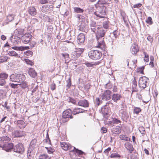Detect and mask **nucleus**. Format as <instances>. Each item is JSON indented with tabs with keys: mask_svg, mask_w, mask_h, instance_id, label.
<instances>
[{
	"mask_svg": "<svg viewBox=\"0 0 159 159\" xmlns=\"http://www.w3.org/2000/svg\"><path fill=\"white\" fill-rule=\"evenodd\" d=\"M107 31L106 30H104L102 28L98 27L97 30L95 33L98 43V45L97 47L100 48L102 50V51H105L106 49L105 44L103 38L104 36Z\"/></svg>",
	"mask_w": 159,
	"mask_h": 159,
	"instance_id": "obj_1",
	"label": "nucleus"
},
{
	"mask_svg": "<svg viewBox=\"0 0 159 159\" xmlns=\"http://www.w3.org/2000/svg\"><path fill=\"white\" fill-rule=\"evenodd\" d=\"M106 7L104 5L99 6L97 11L94 12V14L97 16V19L102 18L105 17Z\"/></svg>",
	"mask_w": 159,
	"mask_h": 159,
	"instance_id": "obj_2",
	"label": "nucleus"
},
{
	"mask_svg": "<svg viewBox=\"0 0 159 159\" xmlns=\"http://www.w3.org/2000/svg\"><path fill=\"white\" fill-rule=\"evenodd\" d=\"M88 56L92 59L96 60L101 58L102 53L100 51L97 50H91L89 52Z\"/></svg>",
	"mask_w": 159,
	"mask_h": 159,
	"instance_id": "obj_3",
	"label": "nucleus"
},
{
	"mask_svg": "<svg viewBox=\"0 0 159 159\" xmlns=\"http://www.w3.org/2000/svg\"><path fill=\"white\" fill-rule=\"evenodd\" d=\"M72 114V111L69 109L64 111L63 112L62 118L61 120V122L64 123L68 121L70 118L72 119L73 118Z\"/></svg>",
	"mask_w": 159,
	"mask_h": 159,
	"instance_id": "obj_4",
	"label": "nucleus"
},
{
	"mask_svg": "<svg viewBox=\"0 0 159 159\" xmlns=\"http://www.w3.org/2000/svg\"><path fill=\"white\" fill-rule=\"evenodd\" d=\"M8 75L5 73H0V86H4V88L5 89L4 91L5 92L9 90V86L5 85L6 80L7 78Z\"/></svg>",
	"mask_w": 159,
	"mask_h": 159,
	"instance_id": "obj_5",
	"label": "nucleus"
},
{
	"mask_svg": "<svg viewBox=\"0 0 159 159\" xmlns=\"http://www.w3.org/2000/svg\"><path fill=\"white\" fill-rule=\"evenodd\" d=\"M148 78L145 76L141 77L139 81V85L140 88L143 89H144L148 84Z\"/></svg>",
	"mask_w": 159,
	"mask_h": 159,
	"instance_id": "obj_6",
	"label": "nucleus"
},
{
	"mask_svg": "<svg viewBox=\"0 0 159 159\" xmlns=\"http://www.w3.org/2000/svg\"><path fill=\"white\" fill-rule=\"evenodd\" d=\"M84 50V49L83 48H76L75 50L71 54V57L75 59H77L80 57Z\"/></svg>",
	"mask_w": 159,
	"mask_h": 159,
	"instance_id": "obj_7",
	"label": "nucleus"
},
{
	"mask_svg": "<svg viewBox=\"0 0 159 159\" xmlns=\"http://www.w3.org/2000/svg\"><path fill=\"white\" fill-rule=\"evenodd\" d=\"M14 152L19 154H22L24 151V148L20 143H18L15 146H13V149Z\"/></svg>",
	"mask_w": 159,
	"mask_h": 159,
	"instance_id": "obj_8",
	"label": "nucleus"
},
{
	"mask_svg": "<svg viewBox=\"0 0 159 159\" xmlns=\"http://www.w3.org/2000/svg\"><path fill=\"white\" fill-rule=\"evenodd\" d=\"M32 39V36L30 33H26L21 37V41L25 44L29 43Z\"/></svg>",
	"mask_w": 159,
	"mask_h": 159,
	"instance_id": "obj_9",
	"label": "nucleus"
},
{
	"mask_svg": "<svg viewBox=\"0 0 159 159\" xmlns=\"http://www.w3.org/2000/svg\"><path fill=\"white\" fill-rule=\"evenodd\" d=\"M111 92L109 90H107L104 91L102 94L101 98L102 100H108L111 99Z\"/></svg>",
	"mask_w": 159,
	"mask_h": 159,
	"instance_id": "obj_10",
	"label": "nucleus"
},
{
	"mask_svg": "<svg viewBox=\"0 0 159 159\" xmlns=\"http://www.w3.org/2000/svg\"><path fill=\"white\" fill-rule=\"evenodd\" d=\"M10 40L11 43L14 44H18L20 43L21 39L20 37L13 35L11 37Z\"/></svg>",
	"mask_w": 159,
	"mask_h": 159,
	"instance_id": "obj_11",
	"label": "nucleus"
},
{
	"mask_svg": "<svg viewBox=\"0 0 159 159\" xmlns=\"http://www.w3.org/2000/svg\"><path fill=\"white\" fill-rule=\"evenodd\" d=\"M13 144L12 143H6L2 146V149L6 152H10L13 149Z\"/></svg>",
	"mask_w": 159,
	"mask_h": 159,
	"instance_id": "obj_12",
	"label": "nucleus"
},
{
	"mask_svg": "<svg viewBox=\"0 0 159 159\" xmlns=\"http://www.w3.org/2000/svg\"><path fill=\"white\" fill-rule=\"evenodd\" d=\"M89 26L91 31L94 33H95L97 30V27H99L95 21L92 20L89 23Z\"/></svg>",
	"mask_w": 159,
	"mask_h": 159,
	"instance_id": "obj_13",
	"label": "nucleus"
},
{
	"mask_svg": "<svg viewBox=\"0 0 159 159\" xmlns=\"http://www.w3.org/2000/svg\"><path fill=\"white\" fill-rule=\"evenodd\" d=\"M16 124H17V126L20 129H24L27 125V124L25 123V121L23 120H18L14 122Z\"/></svg>",
	"mask_w": 159,
	"mask_h": 159,
	"instance_id": "obj_14",
	"label": "nucleus"
},
{
	"mask_svg": "<svg viewBox=\"0 0 159 159\" xmlns=\"http://www.w3.org/2000/svg\"><path fill=\"white\" fill-rule=\"evenodd\" d=\"M85 39V35L84 34L81 33L78 36L77 39V42L78 44L84 43Z\"/></svg>",
	"mask_w": 159,
	"mask_h": 159,
	"instance_id": "obj_15",
	"label": "nucleus"
},
{
	"mask_svg": "<svg viewBox=\"0 0 159 159\" xmlns=\"http://www.w3.org/2000/svg\"><path fill=\"white\" fill-rule=\"evenodd\" d=\"M120 116L122 120L124 121H126L129 117L127 113L124 110H121L120 111Z\"/></svg>",
	"mask_w": 159,
	"mask_h": 159,
	"instance_id": "obj_16",
	"label": "nucleus"
},
{
	"mask_svg": "<svg viewBox=\"0 0 159 159\" xmlns=\"http://www.w3.org/2000/svg\"><path fill=\"white\" fill-rule=\"evenodd\" d=\"M89 103L87 100L83 99L80 100L78 102L77 105L84 107H88L89 106Z\"/></svg>",
	"mask_w": 159,
	"mask_h": 159,
	"instance_id": "obj_17",
	"label": "nucleus"
},
{
	"mask_svg": "<svg viewBox=\"0 0 159 159\" xmlns=\"http://www.w3.org/2000/svg\"><path fill=\"white\" fill-rule=\"evenodd\" d=\"M122 98L121 94L118 93H114L112 95V99L115 102H117Z\"/></svg>",
	"mask_w": 159,
	"mask_h": 159,
	"instance_id": "obj_18",
	"label": "nucleus"
},
{
	"mask_svg": "<svg viewBox=\"0 0 159 159\" xmlns=\"http://www.w3.org/2000/svg\"><path fill=\"white\" fill-rule=\"evenodd\" d=\"M101 112L103 116L106 118L109 116L108 109L106 106L103 107L101 108Z\"/></svg>",
	"mask_w": 159,
	"mask_h": 159,
	"instance_id": "obj_19",
	"label": "nucleus"
},
{
	"mask_svg": "<svg viewBox=\"0 0 159 159\" xmlns=\"http://www.w3.org/2000/svg\"><path fill=\"white\" fill-rule=\"evenodd\" d=\"M14 134L16 137H21L24 136L25 133L24 131L17 130L14 131Z\"/></svg>",
	"mask_w": 159,
	"mask_h": 159,
	"instance_id": "obj_20",
	"label": "nucleus"
},
{
	"mask_svg": "<svg viewBox=\"0 0 159 159\" xmlns=\"http://www.w3.org/2000/svg\"><path fill=\"white\" fill-rule=\"evenodd\" d=\"M28 13L32 16H34L37 13V11L34 6L30 7L28 8Z\"/></svg>",
	"mask_w": 159,
	"mask_h": 159,
	"instance_id": "obj_21",
	"label": "nucleus"
},
{
	"mask_svg": "<svg viewBox=\"0 0 159 159\" xmlns=\"http://www.w3.org/2000/svg\"><path fill=\"white\" fill-rule=\"evenodd\" d=\"M139 50L138 45L136 44H133L131 46L130 51L132 54H136L139 51Z\"/></svg>",
	"mask_w": 159,
	"mask_h": 159,
	"instance_id": "obj_22",
	"label": "nucleus"
},
{
	"mask_svg": "<svg viewBox=\"0 0 159 159\" xmlns=\"http://www.w3.org/2000/svg\"><path fill=\"white\" fill-rule=\"evenodd\" d=\"M87 26L84 22H82L79 26V30L82 31L86 32L88 31Z\"/></svg>",
	"mask_w": 159,
	"mask_h": 159,
	"instance_id": "obj_23",
	"label": "nucleus"
},
{
	"mask_svg": "<svg viewBox=\"0 0 159 159\" xmlns=\"http://www.w3.org/2000/svg\"><path fill=\"white\" fill-rule=\"evenodd\" d=\"M60 144L62 149L65 151H67L69 149L70 150L72 148L70 145H69L64 142L61 143Z\"/></svg>",
	"mask_w": 159,
	"mask_h": 159,
	"instance_id": "obj_24",
	"label": "nucleus"
},
{
	"mask_svg": "<svg viewBox=\"0 0 159 159\" xmlns=\"http://www.w3.org/2000/svg\"><path fill=\"white\" fill-rule=\"evenodd\" d=\"M137 82L135 80V77L132 82V92H137L138 91V89L137 88Z\"/></svg>",
	"mask_w": 159,
	"mask_h": 159,
	"instance_id": "obj_25",
	"label": "nucleus"
},
{
	"mask_svg": "<svg viewBox=\"0 0 159 159\" xmlns=\"http://www.w3.org/2000/svg\"><path fill=\"white\" fill-rule=\"evenodd\" d=\"M85 111V110L80 108H75L72 111V112L74 115H75L80 113L84 112Z\"/></svg>",
	"mask_w": 159,
	"mask_h": 159,
	"instance_id": "obj_26",
	"label": "nucleus"
},
{
	"mask_svg": "<svg viewBox=\"0 0 159 159\" xmlns=\"http://www.w3.org/2000/svg\"><path fill=\"white\" fill-rule=\"evenodd\" d=\"M110 1L109 0H98L97 4L98 5H107L109 6L110 4Z\"/></svg>",
	"mask_w": 159,
	"mask_h": 159,
	"instance_id": "obj_27",
	"label": "nucleus"
},
{
	"mask_svg": "<svg viewBox=\"0 0 159 159\" xmlns=\"http://www.w3.org/2000/svg\"><path fill=\"white\" fill-rule=\"evenodd\" d=\"M125 148L131 152L133 150V148L132 144L129 142H126L125 145Z\"/></svg>",
	"mask_w": 159,
	"mask_h": 159,
	"instance_id": "obj_28",
	"label": "nucleus"
},
{
	"mask_svg": "<svg viewBox=\"0 0 159 159\" xmlns=\"http://www.w3.org/2000/svg\"><path fill=\"white\" fill-rule=\"evenodd\" d=\"M15 15L14 14H9L7 16V20L5 21L4 24L6 25L8 23V22H11L14 19Z\"/></svg>",
	"mask_w": 159,
	"mask_h": 159,
	"instance_id": "obj_29",
	"label": "nucleus"
},
{
	"mask_svg": "<svg viewBox=\"0 0 159 159\" xmlns=\"http://www.w3.org/2000/svg\"><path fill=\"white\" fill-rule=\"evenodd\" d=\"M30 75L33 78H35L37 75V73L32 68H30L28 71Z\"/></svg>",
	"mask_w": 159,
	"mask_h": 159,
	"instance_id": "obj_30",
	"label": "nucleus"
},
{
	"mask_svg": "<svg viewBox=\"0 0 159 159\" xmlns=\"http://www.w3.org/2000/svg\"><path fill=\"white\" fill-rule=\"evenodd\" d=\"M111 131L114 134H119L121 132V128L120 126H116L113 128Z\"/></svg>",
	"mask_w": 159,
	"mask_h": 159,
	"instance_id": "obj_31",
	"label": "nucleus"
},
{
	"mask_svg": "<svg viewBox=\"0 0 159 159\" xmlns=\"http://www.w3.org/2000/svg\"><path fill=\"white\" fill-rule=\"evenodd\" d=\"M18 74H12L10 76V80L12 82H17V80H18L17 79Z\"/></svg>",
	"mask_w": 159,
	"mask_h": 159,
	"instance_id": "obj_32",
	"label": "nucleus"
},
{
	"mask_svg": "<svg viewBox=\"0 0 159 159\" xmlns=\"http://www.w3.org/2000/svg\"><path fill=\"white\" fill-rule=\"evenodd\" d=\"M8 54L10 56H13L16 58L20 57V55L14 51H9Z\"/></svg>",
	"mask_w": 159,
	"mask_h": 159,
	"instance_id": "obj_33",
	"label": "nucleus"
},
{
	"mask_svg": "<svg viewBox=\"0 0 159 159\" xmlns=\"http://www.w3.org/2000/svg\"><path fill=\"white\" fill-rule=\"evenodd\" d=\"M23 31L21 29H16L13 33V35L20 37V35L23 34Z\"/></svg>",
	"mask_w": 159,
	"mask_h": 159,
	"instance_id": "obj_34",
	"label": "nucleus"
},
{
	"mask_svg": "<svg viewBox=\"0 0 159 159\" xmlns=\"http://www.w3.org/2000/svg\"><path fill=\"white\" fill-rule=\"evenodd\" d=\"M17 79L18 80H17V82L20 83L21 82H22L25 80V76L23 74H18Z\"/></svg>",
	"mask_w": 159,
	"mask_h": 159,
	"instance_id": "obj_35",
	"label": "nucleus"
},
{
	"mask_svg": "<svg viewBox=\"0 0 159 159\" xmlns=\"http://www.w3.org/2000/svg\"><path fill=\"white\" fill-rule=\"evenodd\" d=\"M8 58L7 56L4 55H2L0 57V63L6 62Z\"/></svg>",
	"mask_w": 159,
	"mask_h": 159,
	"instance_id": "obj_36",
	"label": "nucleus"
},
{
	"mask_svg": "<svg viewBox=\"0 0 159 159\" xmlns=\"http://www.w3.org/2000/svg\"><path fill=\"white\" fill-rule=\"evenodd\" d=\"M50 7V6L49 5H44L42 7L41 11L43 12H46L48 11Z\"/></svg>",
	"mask_w": 159,
	"mask_h": 159,
	"instance_id": "obj_37",
	"label": "nucleus"
},
{
	"mask_svg": "<svg viewBox=\"0 0 159 159\" xmlns=\"http://www.w3.org/2000/svg\"><path fill=\"white\" fill-rule=\"evenodd\" d=\"M73 151H75L77 154L80 156L83 155L85 154V153L82 151L81 150H79L78 149L76 148L75 147H73V150H72Z\"/></svg>",
	"mask_w": 159,
	"mask_h": 159,
	"instance_id": "obj_38",
	"label": "nucleus"
},
{
	"mask_svg": "<svg viewBox=\"0 0 159 159\" xmlns=\"http://www.w3.org/2000/svg\"><path fill=\"white\" fill-rule=\"evenodd\" d=\"M119 138L121 140L124 141H128L130 140V139L127 137L126 135L123 134L120 135Z\"/></svg>",
	"mask_w": 159,
	"mask_h": 159,
	"instance_id": "obj_39",
	"label": "nucleus"
},
{
	"mask_svg": "<svg viewBox=\"0 0 159 159\" xmlns=\"http://www.w3.org/2000/svg\"><path fill=\"white\" fill-rule=\"evenodd\" d=\"M134 108L133 113L134 114H136L138 115L141 111V109L140 107H134Z\"/></svg>",
	"mask_w": 159,
	"mask_h": 159,
	"instance_id": "obj_40",
	"label": "nucleus"
},
{
	"mask_svg": "<svg viewBox=\"0 0 159 159\" xmlns=\"http://www.w3.org/2000/svg\"><path fill=\"white\" fill-rule=\"evenodd\" d=\"M38 23V19L35 18L32 19L30 22V24L33 26L37 25Z\"/></svg>",
	"mask_w": 159,
	"mask_h": 159,
	"instance_id": "obj_41",
	"label": "nucleus"
},
{
	"mask_svg": "<svg viewBox=\"0 0 159 159\" xmlns=\"http://www.w3.org/2000/svg\"><path fill=\"white\" fill-rule=\"evenodd\" d=\"M19 84L20 86L22 88L25 89L28 86V84L25 81L20 82Z\"/></svg>",
	"mask_w": 159,
	"mask_h": 159,
	"instance_id": "obj_42",
	"label": "nucleus"
},
{
	"mask_svg": "<svg viewBox=\"0 0 159 159\" xmlns=\"http://www.w3.org/2000/svg\"><path fill=\"white\" fill-rule=\"evenodd\" d=\"M74 11L77 13H81L84 11V10L80 7H75L74 8Z\"/></svg>",
	"mask_w": 159,
	"mask_h": 159,
	"instance_id": "obj_43",
	"label": "nucleus"
},
{
	"mask_svg": "<svg viewBox=\"0 0 159 159\" xmlns=\"http://www.w3.org/2000/svg\"><path fill=\"white\" fill-rule=\"evenodd\" d=\"M102 101L100 100L99 98H96L95 102L96 106H98L102 103Z\"/></svg>",
	"mask_w": 159,
	"mask_h": 159,
	"instance_id": "obj_44",
	"label": "nucleus"
},
{
	"mask_svg": "<svg viewBox=\"0 0 159 159\" xmlns=\"http://www.w3.org/2000/svg\"><path fill=\"white\" fill-rule=\"evenodd\" d=\"M49 157L47 154H43L39 156L38 159H49Z\"/></svg>",
	"mask_w": 159,
	"mask_h": 159,
	"instance_id": "obj_45",
	"label": "nucleus"
},
{
	"mask_svg": "<svg viewBox=\"0 0 159 159\" xmlns=\"http://www.w3.org/2000/svg\"><path fill=\"white\" fill-rule=\"evenodd\" d=\"M121 156L119 154L116 153H112L110 156V157L111 158H119Z\"/></svg>",
	"mask_w": 159,
	"mask_h": 159,
	"instance_id": "obj_46",
	"label": "nucleus"
},
{
	"mask_svg": "<svg viewBox=\"0 0 159 159\" xmlns=\"http://www.w3.org/2000/svg\"><path fill=\"white\" fill-rule=\"evenodd\" d=\"M67 83V84L66 85V87L68 88H70L71 85V78L70 77H69L68 80L66 81Z\"/></svg>",
	"mask_w": 159,
	"mask_h": 159,
	"instance_id": "obj_47",
	"label": "nucleus"
},
{
	"mask_svg": "<svg viewBox=\"0 0 159 159\" xmlns=\"http://www.w3.org/2000/svg\"><path fill=\"white\" fill-rule=\"evenodd\" d=\"M37 140L35 139H32L30 143V147L32 148H34L35 145Z\"/></svg>",
	"mask_w": 159,
	"mask_h": 159,
	"instance_id": "obj_48",
	"label": "nucleus"
},
{
	"mask_svg": "<svg viewBox=\"0 0 159 159\" xmlns=\"http://www.w3.org/2000/svg\"><path fill=\"white\" fill-rule=\"evenodd\" d=\"M111 34L113 35L115 39L116 38L120 35V33L118 31L115 30L113 32L111 33Z\"/></svg>",
	"mask_w": 159,
	"mask_h": 159,
	"instance_id": "obj_49",
	"label": "nucleus"
},
{
	"mask_svg": "<svg viewBox=\"0 0 159 159\" xmlns=\"http://www.w3.org/2000/svg\"><path fill=\"white\" fill-rule=\"evenodd\" d=\"M146 22L147 24L151 25L152 24V19L150 17H148L147 19L146 20Z\"/></svg>",
	"mask_w": 159,
	"mask_h": 159,
	"instance_id": "obj_50",
	"label": "nucleus"
},
{
	"mask_svg": "<svg viewBox=\"0 0 159 159\" xmlns=\"http://www.w3.org/2000/svg\"><path fill=\"white\" fill-rule=\"evenodd\" d=\"M62 55L63 57H64L66 60H68L69 58V55L66 52H64L62 54Z\"/></svg>",
	"mask_w": 159,
	"mask_h": 159,
	"instance_id": "obj_51",
	"label": "nucleus"
},
{
	"mask_svg": "<svg viewBox=\"0 0 159 159\" xmlns=\"http://www.w3.org/2000/svg\"><path fill=\"white\" fill-rule=\"evenodd\" d=\"M139 130L142 134H144L145 133V131L144 128L143 126H140L139 128Z\"/></svg>",
	"mask_w": 159,
	"mask_h": 159,
	"instance_id": "obj_52",
	"label": "nucleus"
},
{
	"mask_svg": "<svg viewBox=\"0 0 159 159\" xmlns=\"http://www.w3.org/2000/svg\"><path fill=\"white\" fill-rule=\"evenodd\" d=\"M68 101L69 102H70L76 105H77L76 100L73 98H70L69 99Z\"/></svg>",
	"mask_w": 159,
	"mask_h": 159,
	"instance_id": "obj_53",
	"label": "nucleus"
},
{
	"mask_svg": "<svg viewBox=\"0 0 159 159\" xmlns=\"http://www.w3.org/2000/svg\"><path fill=\"white\" fill-rule=\"evenodd\" d=\"M113 122L114 124H117L119 123H120L121 122V121L120 120L116 118H113Z\"/></svg>",
	"mask_w": 159,
	"mask_h": 159,
	"instance_id": "obj_54",
	"label": "nucleus"
},
{
	"mask_svg": "<svg viewBox=\"0 0 159 159\" xmlns=\"http://www.w3.org/2000/svg\"><path fill=\"white\" fill-rule=\"evenodd\" d=\"M55 151V150L54 148H52L51 147H49V148L47 151L48 153L49 154H52Z\"/></svg>",
	"mask_w": 159,
	"mask_h": 159,
	"instance_id": "obj_55",
	"label": "nucleus"
},
{
	"mask_svg": "<svg viewBox=\"0 0 159 159\" xmlns=\"http://www.w3.org/2000/svg\"><path fill=\"white\" fill-rule=\"evenodd\" d=\"M25 61L26 63L27 64L30 65L31 66H32L34 64V63L29 59H25Z\"/></svg>",
	"mask_w": 159,
	"mask_h": 159,
	"instance_id": "obj_56",
	"label": "nucleus"
},
{
	"mask_svg": "<svg viewBox=\"0 0 159 159\" xmlns=\"http://www.w3.org/2000/svg\"><path fill=\"white\" fill-rule=\"evenodd\" d=\"M30 46L31 48L34 47L36 44V42L34 41H32L31 42L30 41Z\"/></svg>",
	"mask_w": 159,
	"mask_h": 159,
	"instance_id": "obj_57",
	"label": "nucleus"
},
{
	"mask_svg": "<svg viewBox=\"0 0 159 159\" xmlns=\"http://www.w3.org/2000/svg\"><path fill=\"white\" fill-rule=\"evenodd\" d=\"M103 26L105 29H107L109 27L107 21L103 22Z\"/></svg>",
	"mask_w": 159,
	"mask_h": 159,
	"instance_id": "obj_58",
	"label": "nucleus"
},
{
	"mask_svg": "<svg viewBox=\"0 0 159 159\" xmlns=\"http://www.w3.org/2000/svg\"><path fill=\"white\" fill-rule=\"evenodd\" d=\"M4 90L2 89H0V99H2L4 97Z\"/></svg>",
	"mask_w": 159,
	"mask_h": 159,
	"instance_id": "obj_59",
	"label": "nucleus"
},
{
	"mask_svg": "<svg viewBox=\"0 0 159 159\" xmlns=\"http://www.w3.org/2000/svg\"><path fill=\"white\" fill-rule=\"evenodd\" d=\"M107 129L104 127H102L101 129V132L102 134L105 133L107 132Z\"/></svg>",
	"mask_w": 159,
	"mask_h": 159,
	"instance_id": "obj_60",
	"label": "nucleus"
},
{
	"mask_svg": "<svg viewBox=\"0 0 159 159\" xmlns=\"http://www.w3.org/2000/svg\"><path fill=\"white\" fill-rule=\"evenodd\" d=\"M11 48L15 50L21 51V46L17 47L16 46H14L11 47Z\"/></svg>",
	"mask_w": 159,
	"mask_h": 159,
	"instance_id": "obj_61",
	"label": "nucleus"
},
{
	"mask_svg": "<svg viewBox=\"0 0 159 159\" xmlns=\"http://www.w3.org/2000/svg\"><path fill=\"white\" fill-rule=\"evenodd\" d=\"M46 142L47 143L49 144L50 143V140L49 138L48 133L47 132V134H46Z\"/></svg>",
	"mask_w": 159,
	"mask_h": 159,
	"instance_id": "obj_62",
	"label": "nucleus"
},
{
	"mask_svg": "<svg viewBox=\"0 0 159 159\" xmlns=\"http://www.w3.org/2000/svg\"><path fill=\"white\" fill-rule=\"evenodd\" d=\"M9 85L11 87V88L14 89L17 88H18V84H15L13 83H9Z\"/></svg>",
	"mask_w": 159,
	"mask_h": 159,
	"instance_id": "obj_63",
	"label": "nucleus"
},
{
	"mask_svg": "<svg viewBox=\"0 0 159 159\" xmlns=\"http://www.w3.org/2000/svg\"><path fill=\"white\" fill-rule=\"evenodd\" d=\"M7 103H8L7 102V101H6L4 103V104L2 105V106L6 108L7 110H8L10 109V107L9 106L7 105Z\"/></svg>",
	"mask_w": 159,
	"mask_h": 159,
	"instance_id": "obj_64",
	"label": "nucleus"
}]
</instances>
